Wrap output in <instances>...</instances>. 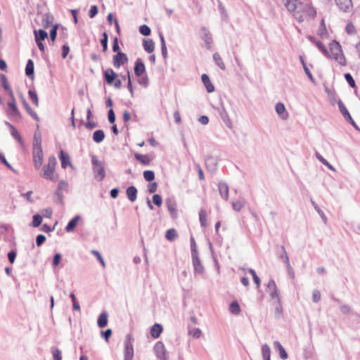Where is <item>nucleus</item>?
Here are the masks:
<instances>
[{
  "label": "nucleus",
  "instance_id": "c9c22d12",
  "mask_svg": "<svg viewBox=\"0 0 360 360\" xmlns=\"http://www.w3.org/2000/svg\"><path fill=\"white\" fill-rule=\"evenodd\" d=\"M177 236H178L177 231L174 229H170L166 231L165 238L169 241L174 240L176 238H177Z\"/></svg>",
  "mask_w": 360,
  "mask_h": 360
},
{
  "label": "nucleus",
  "instance_id": "a19ab883",
  "mask_svg": "<svg viewBox=\"0 0 360 360\" xmlns=\"http://www.w3.org/2000/svg\"><path fill=\"white\" fill-rule=\"evenodd\" d=\"M133 356V347L130 342L125 343V358L131 359Z\"/></svg>",
  "mask_w": 360,
  "mask_h": 360
},
{
  "label": "nucleus",
  "instance_id": "bf43d9fd",
  "mask_svg": "<svg viewBox=\"0 0 360 360\" xmlns=\"http://www.w3.org/2000/svg\"><path fill=\"white\" fill-rule=\"evenodd\" d=\"M91 252L96 257V258L98 259V260L100 262V263L101 264L102 266L103 267H105V263L102 257V256L101 255V254L99 253V252H98L97 250H92Z\"/></svg>",
  "mask_w": 360,
  "mask_h": 360
},
{
  "label": "nucleus",
  "instance_id": "6e6d98bb",
  "mask_svg": "<svg viewBox=\"0 0 360 360\" xmlns=\"http://www.w3.org/2000/svg\"><path fill=\"white\" fill-rule=\"evenodd\" d=\"M72 300V302H73V309L75 310V311H80V307L79 305V304L77 303V299H76V297H75V295L73 293V292H71L70 295Z\"/></svg>",
  "mask_w": 360,
  "mask_h": 360
},
{
  "label": "nucleus",
  "instance_id": "79ce46f5",
  "mask_svg": "<svg viewBox=\"0 0 360 360\" xmlns=\"http://www.w3.org/2000/svg\"><path fill=\"white\" fill-rule=\"evenodd\" d=\"M205 165L208 169L212 171L215 169L216 161L212 158H207L205 160Z\"/></svg>",
  "mask_w": 360,
  "mask_h": 360
},
{
  "label": "nucleus",
  "instance_id": "052dcab7",
  "mask_svg": "<svg viewBox=\"0 0 360 360\" xmlns=\"http://www.w3.org/2000/svg\"><path fill=\"white\" fill-rule=\"evenodd\" d=\"M54 360H62L61 352L58 348H55L52 352Z\"/></svg>",
  "mask_w": 360,
  "mask_h": 360
},
{
  "label": "nucleus",
  "instance_id": "49530a36",
  "mask_svg": "<svg viewBox=\"0 0 360 360\" xmlns=\"http://www.w3.org/2000/svg\"><path fill=\"white\" fill-rule=\"evenodd\" d=\"M139 32L143 36H148L150 34L151 31H150V28L148 25H143L140 26Z\"/></svg>",
  "mask_w": 360,
  "mask_h": 360
},
{
  "label": "nucleus",
  "instance_id": "de8ad7c7",
  "mask_svg": "<svg viewBox=\"0 0 360 360\" xmlns=\"http://www.w3.org/2000/svg\"><path fill=\"white\" fill-rule=\"evenodd\" d=\"M345 78L351 87L354 88L356 86L355 81L350 73H345Z\"/></svg>",
  "mask_w": 360,
  "mask_h": 360
},
{
  "label": "nucleus",
  "instance_id": "473e14b6",
  "mask_svg": "<svg viewBox=\"0 0 360 360\" xmlns=\"http://www.w3.org/2000/svg\"><path fill=\"white\" fill-rule=\"evenodd\" d=\"M25 73L28 77L33 78V77H34V63L31 59L28 60V61L27 63L26 68H25Z\"/></svg>",
  "mask_w": 360,
  "mask_h": 360
},
{
  "label": "nucleus",
  "instance_id": "dca6fc26",
  "mask_svg": "<svg viewBox=\"0 0 360 360\" xmlns=\"http://www.w3.org/2000/svg\"><path fill=\"white\" fill-rule=\"evenodd\" d=\"M6 124L11 129V133L12 136L18 141V143L21 146H23V140L22 139L20 134L18 131V130L15 128V127L8 122H6Z\"/></svg>",
  "mask_w": 360,
  "mask_h": 360
},
{
  "label": "nucleus",
  "instance_id": "412c9836",
  "mask_svg": "<svg viewBox=\"0 0 360 360\" xmlns=\"http://www.w3.org/2000/svg\"><path fill=\"white\" fill-rule=\"evenodd\" d=\"M162 332V327L160 324L155 323L150 328V335L153 338H158L160 337Z\"/></svg>",
  "mask_w": 360,
  "mask_h": 360
},
{
  "label": "nucleus",
  "instance_id": "3c124183",
  "mask_svg": "<svg viewBox=\"0 0 360 360\" xmlns=\"http://www.w3.org/2000/svg\"><path fill=\"white\" fill-rule=\"evenodd\" d=\"M321 300V292L319 290L314 289L312 292V301L317 303Z\"/></svg>",
  "mask_w": 360,
  "mask_h": 360
},
{
  "label": "nucleus",
  "instance_id": "aec40b11",
  "mask_svg": "<svg viewBox=\"0 0 360 360\" xmlns=\"http://www.w3.org/2000/svg\"><path fill=\"white\" fill-rule=\"evenodd\" d=\"M275 110L276 113L281 116L283 119H285L288 117V112H286L285 107L283 103H278L276 105Z\"/></svg>",
  "mask_w": 360,
  "mask_h": 360
},
{
  "label": "nucleus",
  "instance_id": "0eeeda50",
  "mask_svg": "<svg viewBox=\"0 0 360 360\" xmlns=\"http://www.w3.org/2000/svg\"><path fill=\"white\" fill-rule=\"evenodd\" d=\"M33 162L34 167L39 169L43 164L44 155L42 148H33Z\"/></svg>",
  "mask_w": 360,
  "mask_h": 360
},
{
  "label": "nucleus",
  "instance_id": "ddd939ff",
  "mask_svg": "<svg viewBox=\"0 0 360 360\" xmlns=\"http://www.w3.org/2000/svg\"><path fill=\"white\" fill-rule=\"evenodd\" d=\"M338 7L344 12H349L352 8V0H335Z\"/></svg>",
  "mask_w": 360,
  "mask_h": 360
},
{
  "label": "nucleus",
  "instance_id": "5fc2aeb1",
  "mask_svg": "<svg viewBox=\"0 0 360 360\" xmlns=\"http://www.w3.org/2000/svg\"><path fill=\"white\" fill-rule=\"evenodd\" d=\"M41 140L40 136H37V135L35 134L34 136V141H33V148H41Z\"/></svg>",
  "mask_w": 360,
  "mask_h": 360
},
{
  "label": "nucleus",
  "instance_id": "423d86ee",
  "mask_svg": "<svg viewBox=\"0 0 360 360\" xmlns=\"http://www.w3.org/2000/svg\"><path fill=\"white\" fill-rule=\"evenodd\" d=\"M103 77L105 82L108 84H113L115 88L120 89L122 86L121 80L117 79V75L116 72L111 68H108L104 70Z\"/></svg>",
  "mask_w": 360,
  "mask_h": 360
},
{
  "label": "nucleus",
  "instance_id": "9d476101",
  "mask_svg": "<svg viewBox=\"0 0 360 360\" xmlns=\"http://www.w3.org/2000/svg\"><path fill=\"white\" fill-rule=\"evenodd\" d=\"M113 65L116 68H119L121 65H124L127 63L128 58L125 53L122 52H118L113 56Z\"/></svg>",
  "mask_w": 360,
  "mask_h": 360
},
{
  "label": "nucleus",
  "instance_id": "2f4dec72",
  "mask_svg": "<svg viewBox=\"0 0 360 360\" xmlns=\"http://www.w3.org/2000/svg\"><path fill=\"white\" fill-rule=\"evenodd\" d=\"M231 204H232L233 209L235 211L238 212L245 205V200L242 199V198L238 199V200H235L232 201Z\"/></svg>",
  "mask_w": 360,
  "mask_h": 360
},
{
  "label": "nucleus",
  "instance_id": "c85d7f7f",
  "mask_svg": "<svg viewBox=\"0 0 360 360\" xmlns=\"http://www.w3.org/2000/svg\"><path fill=\"white\" fill-rule=\"evenodd\" d=\"M1 80H2V84H3L4 88L5 89L6 91H7L10 98H13V96H14V94H13V90L10 87V85L8 84L6 77L5 75H2Z\"/></svg>",
  "mask_w": 360,
  "mask_h": 360
},
{
  "label": "nucleus",
  "instance_id": "774afa93",
  "mask_svg": "<svg viewBox=\"0 0 360 360\" xmlns=\"http://www.w3.org/2000/svg\"><path fill=\"white\" fill-rule=\"evenodd\" d=\"M46 237L44 235H38L36 238V243L37 246L41 245V244L45 241Z\"/></svg>",
  "mask_w": 360,
  "mask_h": 360
},
{
  "label": "nucleus",
  "instance_id": "c756f323",
  "mask_svg": "<svg viewBox=\"0 0 360 360\" xmlns=\"http://www.w3.org/2000/svg\"><path fill=\"white\" fill-rule=\"evenodd\" d=\"M143 45L146 51L149 53L153 52L155 49V44L152 39H145Z\"/></svg>",
  "mask_w": 360,
  "mask_h": 360
},
{
  "label": "nucleus",
  "instance_id": "e433bc0d",
  "mask_svg": "<svg viewBox=\"0 0 360 360\" xmlns=\"http://www.w3.org/2000/svg\"><path fill=\"white\" fill-rule=\"evenodd\" d=\"M79 219V217H75V218H73L72 220H70L69 221L67 226L65 227V230L67 232H70L74 230V229L76 227V226L78 223Z\"/></svg>",
  "mask_w": 360,
  "mask_h": 360
},
{
  "label": "nucleus",
  "instance_id": "6ab92c4d",
  "mask_svg": "<svg viewBox=\"0 0 360 360\" xmlns=\"http://www.w3.org/2000/svg\"><path fill=\"white\" fill-rule=\"evenodd\" d=\"M137 189L135 186H131L127 188L126 193L128 199L131 202H134L136 200L137 198Z\"/></svg>",
  "mask_w": 360,
  "mask_h": 360
},
{
  "label": "nucleus",
  "instance_id": "864d4df0",
  "mask_svg": "<svg viewBox=\"0 0 360 360\" xmlns=\"http://www.w3.org/2000/svg\"><path fill=\"white\" fill-rule=\"evenodd\" d=\"M101 43L103 46V51H105L108 49V34L106 32L103 34V39L101 40Z\"/></svg>",
  "mask_w": 360,
  "mask_h": 360
},
{
  "label": "nucleus",
  "instance_id": "f8f14e48",
  "mask_svg": "<svg viewBox=\"0 0 360 360\" xmlns=\"http://www.w3.org/2000/svg\"><path fill=\"white\" fill-rule=\"evenodd\" d=\"M200 35L201 39L205 41V47L209 49L212 43V38L210 32L207 29L202 28L200 30Z\"/></svg>",
  "mask_w": 360,
  "mask_h": 360
},
{
  "label": "nucleus",
  "instance_id": "f257e3e1",
  "mask_svg": "<svg viewBox=\"0 0 360 360\" xmlns=\"http://www.w3.org/2000/svg\"><path fill=\"white\" fill-rule=\"evenodd\" d=\"M283 1L285 8L292 13L297 20L299 22L304 20L305 4L298 0H283Z\"/></svg>",
  "mask_w": 360,
  "mask_h": 360
},
{
  "label": "nucleus",
  "instance_id": "f3484780",
  "mask_svg": "<svg viewBox=\"0 0 360 360\" xmlns=\"http://www.w3.org/2000/svg\"><path fill=\"white\" fill-rule=\"evenodd\" d=\"M146 71L145 65L141 60L136 61L134 67V73L137 77L141 76Z\"/></svg>",
  "mask_w": 360,
  "mask_h": 360
},
{
  "label": "nucleus",
  "instance_id": "f704fd0d",
  "mask_svg": "<svg viewBox=\"0 0 360 360\" xmlns=\"http://www.w3.org/2000/svg\"><path fill=\"white\" fill-rule=\"evenodd\" d=\"M105 134L103 130H96L93 134V139L96 143H100L103 141Z\"/></svg>",
  "mask_w": 360,
  "mask_h": 360
},
{
  "label": "nucleus",
  "instance_id": "ea45409f",
  "mask_svg": "<svg viewBox=\"0 0 360 360\" xmlns=\"http://www.w3.org/2000/svg\"><path fill=\"white\" fill-rule=\"evenodd\" d=\"M207 214L205 210H202L200 211L199 217H200V224L202 226H205V227L207 226Z\"/></svg>",
  "mask_w": 360,
  "mask_h": 360
},
{
  "label": "nucleus",
  "instance_id": "b1692460",
  "mask_svg": "<svg viewBox=\"0 0 360 360\" xmlns=\"http://www.w3.org/2000/svg\"><path fill=\"white\" fill-rule=\"evenodd\" d=\"M23 106L27 111V112L36 121L39 120V117L37 112L34 111L31 107L29 105V104L25 101V100H23L22 101Z\"/></svg>",
  "mask_w": 360,
  "mask_h": 360
},
{
  "label": "nucleus",
  "instance_id": "13d9d810",
  "mask_svg": "<svg viewBox=\"0 0 360 360\" xmlns=\"http://www.w3.org/2000/svg\"><path fill=\"white\" fill-rule=\"evenodd\" d=\"M57 30H58L57 25H54L51 28V32H50V38L53 43L55 41L56 36H57Z\"/></svg>",
  "mask_w": 360,
  "mask_h": 360
},
{
  "label": "nucleus",
  "instance_id": "bb28decb",
  "mask_svg": "<svg viewBox=\"0 0 360 360\" xmlns=\"http://www.w3.org/2000/svg\"><path fill=\"white\" fill-rule=\"evenodd\" d=\"M97 323H98V326L100 327V328H104L107 326V323H108V314L106 312H102L98 319V321H97Z\"/></svg>",
  "mask_w": 360,
  "mask_h": 360
},
{
  "label": "nucleus",
  "instance_id": "8fccbe9b",
  "mask_svg": "<svg viewBox=\"0 0 360 360\" xmlns=\"http://www.w3.org/2000/svg\"><path fill=\"white\" fill-rule=\"evenodd\" d=\"M338 105L339 107V110L341 112L342 115L344 116V117L347 116L348 114H349V111L347 110V109L346 108V107L341 101H339L338 102Z\"/></svg>",
  "mask_w": 360,
  "mask_h": 360
},
{
  "label": "nucleus",
  "instance_id": "39448f33",
  "mask_svg": "<svg viewBox=\"0 0 360 360\" xmlns=\"http://www.w3.org/2000/svg\"><path fill=\"white\" fill-rule=\"evenodd\" d=\"M91 162L95 179L98 181H102L105 176V172L102 162L95 155L92 156Z\"/></svg>",
  "mask_w": 360,
  "mask_h": 360
},
{
  "label": "nucleus",
  "instance_id": "2eb2a0df",
  "mask_svg": "<svg viewBox=\"0 0 360 360\" xmlns=\"http://www.w3.org/2000/svg\"><path fill=\"white\" fill-rule=\"evenodd\" d=\"M193 264L196 273L201 274L203 271V266L198 257L197 251L193 250Z\"/></svg>",
  "mask_w": 360,
  "mask_h": 360
},
{
  "label": "nucleus",
  "instance_id": "72a5a7b5",
  "mask_svg": "<svg viewBox=\"0 0 360 360\" xmlns=\"http://www.w3.org/2000/svg\"><path fill=\"white\" fill-rule=\"evenodd\" d=\"M281 253L278 256V257L280 259H281L283 261V262L285 264V266H289V264H290V260H289V257L287 254L285 247L281 246Z\"/></svg>",
  "mask_w": 360,
  "mask_h": 360
},
{
  "label": "nucleus",
  "instance_id": "4c0bfd02",
  "mask_svg": "<svg viewBox=\"0 0 360 360\" xmlns=\"http://www.w3.org/2000/svg\"><path fill=\"white\" fill-rule=\"evenodd\" d=\"M311 205H313L314 208L315 209V210L318 212V214L321 217L323 222L324 224H326L327 223V217L325 215V214L323 213V212L319 208L318 205L314 201L311 200Z\"/></svg>",
  "mask_w": 360,
  "mask_h": 360
},
{
  "label": "nucleus",
  "instance_id": "09e8293b",
  "mask_svg": "<svg viewBox=\"0 0 360 360\" xmlns=\"http://www.w3.org/2000/svg\"><path fill=\"white\" fill-rule=\"evenodd\" d=\"M42 221V217L39 214H35L33 216L32 226L34 227H38Z\"/></svg>",
  "mask_w": 360,
  "mask_h": 360
},
{
  "label": "nucleus",
  "instance_id": "a211bd4d",
  "mask_svg": "<svg viewBox=\"0 0 360 360\" xmlns=\"http://www.w3.org/2000/svg\"><path fill=\"white\" fill-rule=\"evenodd\" d=\"M201 78H202V82L204 84L207 91L209 93L214 91V85L212 84L208 75L206 74H202Z\"/></svg>",
  "mask_w": 360,
  "mask_h": 360
},
{
  "label": "nucleus",
  "instance_id": "9b49d317",
  "mask_svg": "<svg viewBox=\"0 0 360 360\" xmlns=\"http://www.w3.org/2000/svg\"><path fill=\"white\" fill-rule=\"evenodd\" d=\"M166 205L172 217L176 219L178 217V210L175 200L172 198H167L166 200Z\"/></svg>",
  "mask_w": 360,
  "mask_h": 360
},
{
  "label": "nucleus",
  "instance_id": "20e7f679",
  "mask_svg": "<svg viewBox=\"0 0 360 360\" xmlns=\"http://www.w3.org/2000/svg\"><path fill=\"white\" fill-rule=\"evenodd\" d=\"M8 108L6 109L7 115L13 120H18L22 118L21 113L18 108L17 102L15 96L10 98V101L7 103Z\"/></svg>",
  "mask_w": 360,
  "mask_h": 360
},
{
  "label": "nucleus",
  "instance_id": "603ef678",
  "mask_svg": "<svg viewBox=\"0 0 360 360\" xmlns=\"http://www.w3.org/2000/svg\"><path fill=\"white\" fill-rule=\"evenodd\" d=\"M345 30L348 34H354L356 33V28L352 22L347 23Z\"/></svg>",
  "mask_w": 360,
  "mask_h": 360
},
{
  "label": "nucleus",
  "instance_id": "a878e982",
  "mask_svg": "<svg viewBox=\"0 0 360 360\" xmlns=\"http://www.w3.org/2000/svg\"><path fill=\"white\" fill-rule=\"evenodd\" d=\"M262 354L263 360H271V349L267 344L262 346Z\"/></svg>",
  "mask_w": 360,
  "mask_h": 360
},
{
  "label": "nucleus",
  "instance_id": "c03bdc74",
  "mask_svg": "<svg viewBox=\"0 0 360 360\" xmlns=\"http://www.w3.org/2000/svg\"><path fill=\"white\" fill-rule=\"evenodd\" d=\"M305 8H305V13H307L308 15L311 16L313 18L315 17V15L316 14V10L313 7H311L310 6L309 4H308V3L306 4H305Z\"/></svg>",
  "mask_w": 360,
  "mask_h": 360
},
{
  "label": "nucleus",
  "instance_id": "393cba45",
  "mask_svg": "<svg viewBox=\"0 0 360 360\" xmlns=\"http://www.w3.org/2000/svg\"><path fill=\"white\" fill-rule=\"evenodd\" d=\"M309 39H310L311 41L316 44L318 49L324 54V56H329V51L327 50L326 46L320 41H316L312 37H309Z\"/></svg>",
  "mask_w": 360,
  "mask_h": 360
},
{
  "label": "nucleus",
  "instance_id": "6e6552de",
  "mask_svg": "<svg viewBox=\"0 0 360 360\" xmlns=\"http://www.w3.org/2000/svg\"><path fill=\"white\" fill-rule=\"evenodd\" d=\"M266 291L271 299H275L277 302H280L279 292L274 280H269L267 284Z\"/></svg>",
  "mask_w": 360,
  "mask_h": 360
},
{
  "label": "nucleus",
  "instance_id": "680f3d73",
  "mask_svg": "<svg viewBox=\"0 0 360 360\" xmlns=\"http://www.w3.org/2000/svg\"><path fill=\"white\" fill-rule=\"evenodd\" d=\"M214 60L216 61L217 65L221 68H224V63L222 61V58L220 57V56L217 53L214 54L213 56Z\"/></svg>",
  "mask_w": 360,
  "mask_h": 360
},
{
  "label": "nucleus",
  "instance_id": "f03ea898",
  "mask_svg": "<svg viewBox=\"0 0 360 360\" xmlns=\"http://www.w3.org/2000/svg\"><path fill=\"white\" fill-rule=\"evenodd\" d=\"M56 165L57 160L56 157L54 155L49 156L47 164L42 168L41 176L46 180L53 182L58 181L59 175L56 172Z\"/></svg>",
  "mask_w": 360,
  "mask_h": 360
},
{
  "label": "nucleus",
  "instance_id": "e2e57ef3",
  "mask_svg": "<svg viewBox=\"0 0 360 360\" xmlns=\"http://www.w3.org/2000/svg\"><path fill=\"white\" fill-rule=\"evenodd\" d=\"M98 13V7L96 6H92L89 12V15L91 18H94Z\"/></svg>",
  "mask_w": 360,
  "mask_h": 360
},
{
  "label": "nucleus",
  "instance_id": "a18cd8bd",
  "mask_svg": "<svg viewBox=\"0 0 360 360\" xmlns=\"http://www.w3.org/2000/svg\"><path fill=\"white\" fill-rule=\"evenodd\" d=\"M143 177L147 181H152L155 179V174L151 170H146L143 172Z\"/></svg>",
  "mask_w": 360,
  "mask_h": 360
},
{
  "label": "nucleus",
  "instance_id": "cd10ccee",
  "mask_svg": "<svg viewBox=\"0 0 360 360\" xmlns=\"http://www.w3.org/2000/svg\"><path fill=\"white\" fill-rule=\"evenodd\" d=\"M274 345L276 348H277L279 351V355L281 359L283 360L286 359L288 358V354L285 350L284 347L282 346V345L278 341H275Z\"/></svg>",
  "mask_w": 360,
  "mask_h": 360
},
{
  "label": "nucleus",
  "instance_id": "5701e85b",
  "mask_svg": "<svg viewBox=\"0 0 360 360\" xmlns=\"http://www.w3.org/2000/svg\"><path fill=\"white\" fill-rule=\"evenodd\" d=\"M134 156L143 165H149L151 162V158L147 155L136 153Z\"/></svg>",
  "mask_w": 360,
  "mask_h": 360
},
{
  "label": "nucleus",
  "instance_id": "1a4fd4ad",
  "mask_svg": "<svg viewBox=\"0 0 360 360\" xmlns=\"http://www.w3.org/2000/svg\"><path fill=\"white\" fill-rule=\"evenodd\" d=\"M154 351L155 352L156 356L160 360L167 359L168 354L166 351L165 347L162 342L159 341L155 343L154 346Z\"/></svg>",
  "mask_w": 360,
  "mask_h": 360
},
{
  "label": "nucleus",
  "instance_id": "4468645a",
  "mask_svg": "<svg viewBox=\"0 0 360 360\" xmlns=\"http://www.w3.org/2000/svg\"><path fill=\"white\" fill-rule=\"evenodd\" d=\"M59 159L61 162L62 168L66 169L68 166L72 167L70 155L63 150L59 153Z\"/></svg>",
  "mask_w": 360,
  "mask_h": 360
},
{
  "label": "nucleus",
  "instance_id": "7c9ffc66",
  "mask_svg": "<svg viewBox=\"0 0 360 360\" xmlns=\"http://www.w3.org/2000/svg\"><path fill=\"white\" fill-rule=\"evenodd\" d=\"M300 62L303 66V69L304 70V72L306 73V75H307V77H309V79L311 80V82L313 83H315V79L312 75V74L311 73L309 69L308 68V67L306 65V63L303 58V57L302 56H300Z\"/></svg>",
  "mask_w": 360,
  "mask_h": 360
},
{
  "label": "nucleus",
  "instance_id": "4d7b16f0",
  "mask_svg": "<svg viewBox=\"0 0 360 360\" xmlns=\"http://www.w3.org/2000/svg\"><path fill=\"white\" fill-rule=\"evenodd\" d=\"M153 202L155 205H156L158 207H160L162 203V198L158 194H155L153 196Z\"/></svg>",
  "mask_w": 360,
  "mask_h": 360
},
{
  "label": "nucleus",
  "instance_id": "58836bf2",
  "mask_svg": "<svg viewBox=\"0 0 360 360\" xmlns=\"http://www.w3.org/2000/svg\"><path fill=\"white\" fill-rule=\"evenodd\" d=\"M35 40L43 41L47 38V32L43 30L34 31Z\"/></svg>",
  "mask_w": 360,
  "mask_h": 360
},
{
  "label": "nucleus",
  "instance_id": "7ed1b4c3",
  "mask_svg": "<svg viewBox=\"0 0 360 360\" xmlns=\"http://www.w3.org/2000/svg\"><path fill=\"white\" fill-rule=\"evenodd\" d=\"M326 56L330 58H333L341 65H346V60L342 53L341 46L336 41H333L330 44L329 56Z\"/></svg>",
  "mask_w": 360,
  "mask_h": 360
},
{
  "label": "nucleus",
  "instance_id": "0e129e2a",
  "mask_svg": "<svg viewBox=\"0 0 360 360\" xmlns=\"http://www.w3.org/2000/svg\"><path fill=\"white\" fill-rule=\"evenodd\" d=\"M189 333L193 337L198 338L201 335V330L198 328H194L191 330Z\"/></svg>",
  "mask_w": 360,
  "mask_h": 360
},
{
  "label": "nucleus",
  "instance_id": "37998d69",
  "mask_svg": "<svg viewBox=\"0 0 360 360\" xmlns=\"http://www.w3.org/2000/svg\"><path fill=\"white\" fill-rule=\"evenodd\" d=\"M28 94L30 96L31 101L35 105V106L39 107V98H38V96H37V93L34 91L30 90L28 91Z\"/></svg>",
  "mask_w": 360,
  "mask_h": 360
},
{
  "label": "nucleus",
  "instance_id": "69168bd1",
  "mask_svg": "<svg viewBox=\"0 0 360 360\" xmlns=\"http://www.w3.org/2000/svg\"><path fill=\"white\" fill-rule=\"evenodd\" d=\"M158 184L156 182H153L148 185V191L150 193H153L157 191Z\"/></svg>",
  "mask_w": 360,
  "mask_h": 360
},
{
  "label": "nucleus",
  "instance_id": "4be33fe9",
  "mask_svg": "<svg viewBox=\"0 0 360 360\" xmlns=\"http://www.w3.org/2000/svg\"><path fill=\"white\" fill-rule=\"evenodd\" d=\"M229 310L233 315H238L241 311L238 302L237 300L231 302L229 304Z\"/></svg>",
  "mask_w": 360,
  "mask_h": 360
},
{
  "label": "nucleus",
  "instance_id": "338daca9",
  "mask_svg": "<svg viewBox=\"0 0 360 360\" xmlns=\"http://www.w3.org/2000/svg\"><path fill=\"white\" fill-rule=\"evenodd\" d=\"M68 188V183L65 181H60L58 185V191H62Z\"/></svg>",
  "mask_w": 360,
  "mask_h": 360
}]
</instances>
